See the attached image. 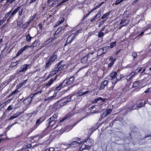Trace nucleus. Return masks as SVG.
I'll use <instances>...</instances> for the list:
<instances>
[{
  "label": "nucleus",
  "instance_id": "c9c22d12",
  "mask_svg": "<svg viewBox=\"0 0 151 151\" xmlns=\"http://www.w3.org/2000/svg\"><path fill=\"white\" fill-rule=\"evenodd\" d=\"M39 136L40 135L35 136L34 137L33 139L36 142H37L40 139H41L40 138Z\"/></svg>",
  "mask_w": 151,
  "mask_h": 151
},
{
  "label": "nucleus",
  "instance_id": "603ef678",
  "mask_svg": "<svg viewBox=\"0 0 151 151\" xmlns=\"http://www.w3.org/2000/svg\"><path fill=\"white\" fill-rule=\"evenodd\" d=\"M106 19L104 20L103 21L100 22L99 23V27L101 26L102 24H103L106 21Z\"/></svg>",
  "mask_w": 151,
  "mask_h": 151
},
{
  "label": "nucleus",
  "instance_id": "412c9836",
  "mask_svg": "<svg viewBox=\"0 0 151 151\" xmlns=\"http://www.w3.org/2000/svg\"><path fill=\"white\" fill-rule=\"evenodd\" d=\"M32 100V98L31 97H28L24 101V103L26 105H27L29 104Z\"/></svg>",
  "mask_w": 151,
  "mask_h": 151
},
{
  "label": "nucleus",
  "instance_id": "1a4fd4ad",
  "mask_svg": "<svg viewBox=\"0 0 151 151\" xmlns=\"http://www.w3.org/2000/svg\"><path fill=\"white\" fill-rule=\"evenodd\" d=\"M44 121V120L42 118H40L38 119L35 122V124L34 127L30 129L31 131H33L35 129H36L37 127Z\"/></svg>",
  "mask_w": 151,
  "mask_h": 151
},
{
  "label": "nucleus",
  "instance_id": "a878e982",
  "mask_svg": "<svg viewBox=\"0 0 151 151\" xmlns=\"http://www.w3.org/2000/svg\"><path fill=\"white\" fill-rule=\"evenodd\" d=\"M56 96V94L55 93H54L53 96H50L49 97H48L45 99L44 100V101H50L52 99L54 98Z\"/></svg>",
  "mask_w": 151,
  "mask_h": 151
},
{
  "label": "nucleus",
  "instance_id": "f03ea898",
  "mask_svg": "<svg viewBox=\"0 0 151 151\" xmlns=\"http://www.w3.org/2000/svg\"><path fill=\"white\" fill-rule=\"evenodd\" d=\"M106 100V99H103L101 97H98L96 99H95L93 101H92V102L93 103L98 104L99 105V107H98V105H93L92 106L89 108V109L90 110H91L93 108H96V109H99L98 110V112L101 111V109H103L102 108V105L104 104Z\"/></svg>",
  "mask_w": 151,
  "mask_h": 151
},
{
  "label": "nucleus",
  "instance_id": "79ce46f5",
  "mask_svg": "<svg viewBox=\"0 0 151 151\" xmlns=\"http://www.w3.org/2000/svg\"><path fill=\"white\" fill-rule=\"evenodd\" d=\"M8 26L7 25H3L2 27V29H5L6 28H7V29H5V31L6 32L8 31L9 30V28H8Z\"/></svg>",
  "mask_w": 151,
  "mask_h": 151
},
{
  "label": "nucleus",
  "instance_id": "7c9ffc66",
  "mask_svg": "<svg viewBox=\"0 0 151 151\" xmlns=\"http://www.w3.org/2000/svg\"><path fill=\"white\" fill-rule=\"evenodd\" d=\"M145 104V102H144V103L142 102H141L138 105H136V107L137 109H138L139 107L144 106Z\"/></svg>",
  "mask_w": 151,
  "mask_h": 151
},
{
  "label": "nucleus",
  "instance_id": "9d476101",
  "mask_svg": "<svg viewBox=\"0 0 151 151\" xmlns=\"http://www.w3.org/2000/svg\"><path fill=\"white\" fill-rule=\"evenodd\" d=\"M71 97L72 96H70L68 97H66L64 98L63 99L65 100V101L60 103V107H61L62 106L66 105L69 102H70L71 100Z\"/></svg>",
  "mask_w": 151,
  "mask_h": 151
},
{
  "label": "nucleus",
  "instance_id": "bf43d9fd",
  "mask_svg": "<svg viewBox=\"0 0 151 151\" xmlns=\"http://www.w3.org/2000/svg\"><path fill=\"white\" fill-rule=\"evenodd\" d=\"M19 91L17 89H16L14 91H13L11 93L12 95L14 94L19 92Z\"/></svg>",
  "mask_w": 151,
  "mask_h": 151
},
{
  "label": "nucleus",
  "instance_id": "6e6552de",
  "mask_svg": "<svg viewBox=\"0 0 151 151\" xmlns=\"http://www.w3.org/2000/svg\"><path fill=\"white\" fill-rule=\"evenodd\" d=\"M57 58V56L55 55H53L46 62L45 68H49L50 66L54 62Z\"/></svg>",
  "mask_w": 151,
  "mask_h": 151
},
{
  "label": "nucleus",
  "instance_id": "bb28decb",
  "mask_svg": "<svg viewBox=\"0 0 151 151\" xmlns=\"http://www.w3.org/2000/svg\"><path fill=\"white\" fill-rule=\"evenodd\" d=\"M88 93H90V91H86L84 92H81V91H80L78 92V94L79 96H82Z\"/></svg>",
  "mask_w": 151,
  "mask_h": 151
},
{
  "label": "nucleus",
  "instance_id": "5701e85b",
  "mask_svg": "<svg viewBox=\"0 0 151 151\" xmlns=\"http://www.w3.org/2000/svg\"><path fill=\"white\" fill-rule=\"evenodd\" d=\"M143 80H141L139 81H137L134 82L133 84V86L134 87H137L138 86L140 83L143 82Z\"/></svg>",
  "mask_w": 151,
  "mask_h": 151
},
{
  "label": "nucleus",
  "instance_id": "b1692460",
  "mask_svg": "<svg viewBox=\"0 0 151 151\" xmlns=\"http://www.w3.org/2000/svg\"><path fill=\"white\" fill-rule=\"evenodd\" d=\"M57 117L58 114L56 113L55 114H54L48 120L55 122L57 120Z\"/></svg>",
  "mask_w": 151,
  "mask_h": 151
},
{
  "label": "nucleus",
  "instance_id": "58836bf2",
  "mask_svg": "<svg viewBox=\"0 0 151 151\" xmlns=\"http://www.w3.org/2000/svg\"><path fill=\"white\" fill-rule=\"evenodd\" d=\"M30 23L28 22L25 23L22 25V28L25 29L27 27L29 24Z\"/></svg>",
  "mask_w": 151,
  "mask_h": 151
},
{
  "label": "nucleus",
  "instance_id": "4468645a",
  "mask_svg": "<svg viewBox=\"0 0 151 151\" xmlns=\"http://www.w3.org/2000/svg\"><path fill=\"white\" fill-rule=\"evenodd\" d=\"M50 132L48 127L44 129L42 132L41 134L40 135V138H42L43 137L48 134Z\"/></svg>",
  "mask_w": 151,
  "mask_h": 151
},
{
  "label": "nucleus",
  "instance_id": "f704fd0d",
  "mask_svg": "<svg viewBox=\"0 0 151 151\" xmlns=\"http://www.w3.org/2000/svg\"><path fill=\"white\" fill-rule=\"evenodd\" d=\"M110 15V12H106L103 15V16L101 17V18L102 19H104L105 18H106Z\"/></svg>",
  "mask_w": 151,
  "mask_h": 151
},
{
  "label": "nucleus",
  "instance_id": "393cba45",
  "mask_svg": "<svg viewBox=\"0 0 151 151\" xmlns=\"http://www.w3.org/2000/svg\"><path fill=\"white\" fill-rule=\"evenodd\" d=\"M37 112V111H34L28 114L27 115L29 117H30L32 116H35L36 115Z\"/></svg>",
  "mask_w": 151,
  "mask_h": 151
},
{
  "label": "nucleus",
  "instance_id": "8fccbe9b",
  "mask_svg": "<svg viewBox=\"0 0 151 151\" xmlns=\"http://www.w3.org/2000/svg\"><path fill=\"white\" fill-rule=\"evenodd\" d=\"M150 29L151 30V23L149 24L147 26L146 28H145V31L149 29Z\"/></svg>",
  "mask_w": 151,
  "mask_h": 151
},
{
  "label": "nucleus",
  "instance_id": "423d86ee",
  "mask_svg": "<svg viewBox=\"0 0 151 151\" xmlns=\"http://www.w3.org/2000/svg\"><path fill=\"white\" fill-rule=\"evenodd\" d=\"M117 74V73L116 71H113L109 75V76L110 78V79L111 80L112 83L114 84L113 87L121 79V78L118 79L116 78Z\"/></svg>",
  "mask_w": 151,
  "mask_h": 151
},
{
  "label": "nucleus",
  "instance_id": "4d7b16f0",
  "mask_svg": "<svg viewBox=\"0 0 151 151\" xmlns=\"http://www.w3.org/2000/svg\"><path fill=\"white\" fill-rule=\"evenodd\" d=\"M145 68H140L138 70V72H141V71H142V73L144 71H145Z\"/></svg>",
  "mask_w": 151,
  "mask_h": 151
},
{
  "label": "nucleus",
  "instance_id": "3c124183",
  "mask_svg": "<svg viewBox=\"0 0 151 151\" xmlns=\"http://www.w3.org/2000/svg\"><path fill=\"white\" fill-rule=\"evenodd\" d=\"M15 78V76H10V78H9V79H8V80L10 82L12 81L13 80H14Z\"/></svg>",
  "mask_w": 151,
  "mask_h": 151
},
{
  "label": "nucleus",
  "instance_id": "c756f323",
  "mask_svg": "<svg viewBox=\"0 0 151 151\" xmlns=\"http://www.w3.org/2000/svg\"><path fill=\"white\" fill-rule=\"evenodd\" d=\"M104 54V53L103 50L101 48L98 51L97 53V56H100Z\"/></svg>",
  "mask_w": 151,
  "mask_h": 151
},
{
  "label": "nucleus",
  "instance_id": "6e6d98bb",
  "mask_svg": "<svg viewBox=\"0 0 151 151\" xmlns=\"http://www.w3.org/2000/svg\"><path fill=\"white\" fill-rule=\"evenodd\" d=\"M75 125H74L73 126H70V125H68L67 126V127H68V128H69L68 129H67V130H66L68 132L69 131H70V130L73 128V127Z\"/></svg>",
  "mask_w": 151,
  "mask_h": 151
},
{
  "label": "nucleus",
  "instance_id": "052dcab7",
  "mask_svg": "<svg viewBox=\"0 0 151 151\" xmlns=\"http://www.w3.org/2000/svg\"><path fill=\"white\" fill-rule=\"evenodd\" d=\"M98 18L100 17L101 16V13L100 12H98L96 15Z\"/></svg>",
  "mask_w": 151,
  "mask_h": 151
},
{
  "label": "nucleus",
  "instance_id": "20e7f679",
  "mask_svg": "<svg viewBox=\"0 0 151 151\" xmlns=\"http://www.w3.org/2000/svg\"><path fill=\"white\" fill-rule=\"evenodd\" d=\"M20 9V7L18 6L12 12V10L8 12L5 15L3 19L4 21H5L7 19V22H10V20L13 19L14 16L19 10Z\"/></svg>",
  "mask_w": 151,
  "mask_h": 151
},
{
  "label": "nucleus",
  "instance_id": "5fc2aeb1",
  "mask_svg": "<svg viewBox=\"0 0 151 151\" xmlns=\"http://www.w3.org/2000/svg\"><path fill=\"white\" fill-rule=\"evenodd\" d=\"M14 108V106L13 105H9L7 108V109L8 111H10L12 109Z\"/></svg>",
  "mask_w": 151,
  "mask_h": 151
},
{
  "label": "nucleus",
  "instance_id": "49530a36",
  "mask_svg": "<svg viewBox=\"0 0 151 151\" xmlns=\"http://www.w3.org/2000/svg\"><path fill=\"white\" fill-rule=\"evenodd\" d=\"M95 130V129H94L93 128L90 129L88 130V133L90 134H91L92 133V132Z\"/></svg>",
  "mask_w": 151,
  "mask_h": 151
},
{
  "label": "nucleus",
  "instance_id": "37998d69",
  "mask_svg": "<svg viewBox=\"0 0 151 151\" xmlns=\"http://www.w3.org/2000/svg\"><path fill=\"white\" fill-rule=\"evenodd\" d=\"M104 35V33L101 31H100L98 33V37L99 38L103 37Z\"/></svg>",
  "mask_w": 151,
  "mask_h": 151
},
{
  "label": "nucleus",
  "instance_id": "f257e3e1",
  "mask_svg": "<svg viewBox=\"0 0 151 151\" xmlns=\"http://www.w3.org/2000/svg\"><path fill=\"white\" fill-rule=\"evenodd\" d=\"M93 139H87L85 140L84 142L83 141L79 142H76L73 141L71 142V143H68L66 146L67 147H65V145H63V146L62 145V147H63V149L65 150L67 149L68 148L73 149L74 148L77 150L78 148L82 149V150L87 149L89 150L93 144Z\"/></svg>",
  "mask_w": 151,
  "mask_h": 151
},
{
  "label": "nucleus",
  "instance_id": "0e129e2a",
  "mask_svg": "<svg viewBox=\"0 0 151 151\" xmlns=\"http://www.w3.org/2000/svg\"><path fill=\"white\" fill-rule=\"evenodd\" d=\"M14 1H13V0H6V4H7L8 3H11Z\"/></svg>",
  "mask_w": 151,
  "mask_h": 151
},
{
  "label": "nucleus",
  "instance_id": "864d4df0",
  "mask_svg": "<svg viewBox=\"0 0 151 151\" xmlns=\"http://www.w3.org/2000/svg\"><path fill=\"white\" fill-rule=\"evenodd\" d=\"M21 9V8L19 9V10L18 11L19 12H18V15H19L18 17H19L22 15V12L23 11V9Z\"/></svg>",
  "mask_w": 151,
  "mask_h": 151
},
{
  "label": "nucleus",
  "instance_id": "aec40b11",
  "mask_svg": "<svg viewBox=\"0 0 151 151\" xmlns=\"http://www.w3.org/2000/svg\"><path fill=\"white\" fill-rule=\"evenodd\" d=\"M108 83V81L107 80H104L103 81L100 87L99 88V89L100 90H102L103 89L105 86H106Z\"/></svg>",
  "mask_w": 151,
  "mask_h": 151
},
{
  "label": "nucleus",
  "instance_id": "ddd939ff",
  "mask_svg": "<svg viewBox=\"0 0 151 151\" xmlns=\"http://www.w3.org/2000/svg\"><path fill=\"white\" fill-rule=\"evenodd\" d=\"M112 109H107L105 110L101 115L102 118H104L107 115L110 114L112 112Z\"/></svg>",
  "mask_w": 151,
  "mask_h": 151
},
{
  "label": "nucleus",
  "instance_id": "e2e57ef3",
  "mask_svg": "<svg viewBox=\"0 0 151 151\" xmlns=\"http://www.w3.org/2000/svg\"><path fill=\"white\" fill-rule=\"evenodd\" d=\"M65 27H60V28H59L58 29V30L59 31V32L61 31L62 30H63L64 29H65Z\"/></svg>",
  "mask_w": 151,
  "mask_h": 151
},
{
  "label": "nucleus",
  "instance_id": "a211bd4d",
  "mask_svg": "<svg viewBox=\"0 0 151 151\" xmlns=\"http://www.w3.org/2000/svg\"><path fill=\"white\" fill-rule=\"evenodd\" d=\"M29 68V65L26 64L22 65L20 67V69L22 70V72H25Z\"/></svg>",
  "mask_w": 151,
  "mask_h": 151
},
{
  "label": "nucleus",
  "instance_id": "c03bdc74",
  "mask_svg": "<svg viewBox=\"0 0 151 151\" xmlns=\"http://www.w3.org/2000/svg\"><path fill=\"white\" fill-rule=\"evenodd\" d=\"M17 65V64H16L15 62H13L10 65L9 67L10 68H12Z\"/></svg>",
  "mask_w": 151,
  "mask_h": 151
},
{
  "label": "nucleus",
  "instance_id": "7ed1b4c3",
  "mask_svg": "<svg viewBox=\"0 0 151 151\" xmlns=\"http://www.w3.org/2000/svg\"><path fill=\"white\" fill-rule=\"evenodd\" d=\"M77 26L76 27L73 29L72 30H71L70 32L72 34L68 37V39L64 45L65 46L67 45V44L71 42L75 38L76 36L79 33L81 32L82 31L81 29L76 30L77 29Z\"/></svg>",
  "mask_w": 151,
  "mask_h": 151
},
{
  "label": "nucleus",
  "instance_id": "cd10ccee",
  "mask_svg": "<svg viewBox=\"0 0 151 151\" xmlns=\"http://www.w3.org/2000/svg\"><path fill=\"white\" fill-rule=\"evenodd\" d=\"M69 0H63L61 2H60L56 6V8L58 9L59 8V7L61 6L63 4L67 2Z\"/></svg>",
  "mask_w": 151,
  "mask_h": 151
},
{
  "label": "nucleus",
  "instance_id": "13d9d810",
  "mask_svg": "<svg viewBox=\"0 0 151 151\" xmlns=\"http://www.w3.org/2000/svg\"><path fill=\"white\" fill-rule=\"evenodd\" d=\"M17 122H15L14 123H13V124H12L10 126H9L8 127L6 128V129H8V130H9L10 129L12 126H13L15 124H17Z\"/></svg>",
  "mask_w": 151,
  "mask_h": 151
},
{
  "label": "nucleus",
  "instance_id": "4be33fe9",
  "mask_svg": "<svg viewBox=\"0 0 151 151\" xmlns=\"http://www.w3.org/2000/svg\"><path fill=\"white\" fill-rule=\"evenodd\" d=\"M55 122L54 121L47 120L46 121L47 125H48L49 126H51L52 127H53L54 124H55Z\"/></svg>",
  "mask_w": 151,
  "mask_h": 151
},
{
  "label": "nucleus",
  "instance_id": "774afa93",
  "mask_svg": "<svg viewBox=\"0 0 151 151\" xmlns=\"http://www.w3.org/2000/svg\"><path fill=\"white\" fill-rule=\"evenodd\" d=\"M38 26L39 28V29L41 30L43 27V26H42V24L41 23H40L38 25Z\"/></svg>",
  "mask_w": 151,
  "mask_h": 151
},
{
  "label": "nucleus",
  "instance_id": "de8ad7c7",
  "mask_svg": "<svg viewBox=\"0 0 151 151\" xmlns=\"http://www.w3.org/2000/svg\"><path fill=\"white\" fill-rule=\"evenodd\" d=\"M132 55L134 59L135 58L137 57V53L135 52H133L132 53Z\"/></svg>",
  "mask_w": 151,
  "mask_h": 151
},
{
  "label": "nucleus",
  "instance_id": "a19ab883",
  "mask_svg": "<svg viewBox=\"0 0 151 151\" xmlns=\"http://www.w3.org/2000/svg\"><path fill=\"white\" fill-rule=\"evenodd\" d=\"M116 45V42H111L110 44V47L111 48H113Z\"/></svg>",
  "mask_w": 151,
  "mask_h": 151
},
{
  "label": "nucleus",
  "instance_id": "473e14b6",
  "mask_svg": "<svg viewBox=\"0 0 151 151\" xmlns=\"http://www.w3.org/2000/svg\"><path fill=\"white\" fill-rule=\"evenodd\" d=\"M26 40L28 42H30L32 37L30 36V35L29 34H28L27 35H26Z\"/></svg>",
  "mask_w": 151,
  "mask_h": 151
},
{
  "label": "nucleus",
  "instance_id": "69168bd1",
  "mask_svg": "<svg viewBox=\"0 0 151 151\" xmlns=\"http://www.w3.org/2000/svg\"><path fill=\"white\" fill-rule=\"evenodd\" d=\"M55 1L54 2H52V3H50V4H49V6L50 7H52L54 5H55Z\"/></svg>",
  "mask_w": 151,
  "mask_h": 151
},
{
  "label": "nucleus",
  "instance_id": "9b49d317",
  "mask_svg": "<svg viewBox=\"0 0 151 151\" xmlns=\"http://www.w3.org/2000/svg\"><path fill=\"white\" fill-rule=\"evenodd\" d=\"M126 112L127 113L130 112L136 109L137 108L136 107V104H133L132 106H127L125 107Z\"/></svg>",
  "mask_w": 151,
  "mask_h": 151
},
{
  "label": "nucleus",
  "instance_id": "6ab92c4d",
  "mask_svg": "<svg viewBox=\"0 0 151 151\" xmlns=\"http://www.w3.org/2000/svg\"><path fill=\"white\" fill-rule=\"evenodd\" d=\"M74 113L73 111L69 112L68 114L66 115L64 117L63 119H62L60 120V122H63L64 120L66 119H69L71 117L74 115Z\"/></svg>",
  "mask_w": 151,
  "mask_h": 151
},
{
  "label": "nucleus",
  "instance_id": "09e8293b",
  "mask_svg": "<svg viewBox=\"0 0 151 151\" xmlns=\"http://www.w3.org/2000/svg\"><path fill=\"white\" fill-rule=\"evenodd\" d=\"M10 82L8 80H6L3 83V84L4 85V86H5L7 84H8Z\"/></svg>",
  "mask_w": 151,
  "mask_h": 151
},
{
  "label": "nucleus",
  "instance_id": "c85d7f7f",
  "mask_svg": "<svg viewBox=\"0 0 151 151\" xmlns=\"http://www.w3.org/2000/svg\"><path fill=\"white\" fill-rule=\"evenodd\" d=\"M64 18L63 17H60V19L59 21L56 23V26H57L60 24L62 23L63 21H64Z\"/></svg>",
  "mask_w": 151,
  "mask_h": 151
},
{
  "label": "nucleus",
  "instance_id": "680f3d73",
  "mask_svg": "<svg viewBox=\"0 0 151 151\" xmlns=\"http://www.w3.org/2000/svg\"><path fill=\"white\" fill-rule=\"evenodd\" d=\"M23 22L22 21H19L17 22V24L18 25L20 26L22 24Z\"/></svg>",
  "mask_w": 151,
  "mask_h": 151
},
{
  "label": "nucleus",
  "instance_id": "338daca9",
  "mask_svg": "<svg viewBox=\"0 0 151 151\" xmlns=\"http://www.w3.org/2000/svg\"><path fill=\"white\" fill-rule=\"evenodd\" d=\"M97 19H98V18L96 16H95L91 20V21L92 22L96 20Z\"/></svg>",
  "mask_w": 151,
  "mask_h": 151
},
{
  "label": "nucleus",
  "instance_id": "dca6fc26",
  "mask_svg": "<svg viewBox=\"0 0 151 151\" xmlns=\"http://www.w3.org/2000/svg\"><path fill=\"white\" fill-rule=\"evenodd\" d=\"M93 53V52L90 53L85 56L83 57L81 59V62L83 63H86L87 61L88 58V57L90 55H92Z\"/></svg>",
  "mask_w": 151,
  "mask_h": 151
},
{
  "label": "nucleus",
  "instance_id": "e433bc0d",
  "mask_svg": "<svg viewBox=\"0 0 151 151\" xmlns=\"http://www.w3.org/2000/svg\"><path fill=\"white\" fill-rule=\"evenodd\" d=\"M116 59H114V60L111 61L110 62L109 64L108 67L109 68L111 67L114 64L115 61H116Z\"/></svg>",
  "mask_w": 151,
  "mask_h": 151
},
{
  "label": "nucleus",
  "instance_id": "4c0bfd02",
  "mask_svg": "<svg viewBox=\"0 0 151 151\" xmlns=\"http://www.w3.org/2000/svg\"><path fill=\"white\" fill-rule=\"evenodd\" d=\"M53 39H54V38L52 39L50 38V39H48L47 40H46V41H45L44 43L45 45H43V46H44L45 45H46L49 43L50 42H51L52 41V40Z\"/></svg>",
  "mask_w": 151,
  "mask_h": 151
},
{
  "label": "nucleus",
  "instance_id": "ea45409f",
  "mask_svg": "<svg viewBox=\"0 0 151 151\" xmlns=\"http://www.w3.org/2000/svg\"><path fill=\"white\" fill-rule=\"evenodd\" d=\"M65 81H63V82H62V83H60L59 84V86H57L56 87V89L57 90H60V89L61 88L62 86H63V84L64 82Z\"/></svg>",
  "mask_w": 151,
  "mask_h": 151
},
{
  "label": "nucleus",
  "instance_id": "2f4dec72",
  "mask_svg": "<svg viewBox=\"0 0 151 151\" xmlns=\"http://www.w3.org/2000/svg\"><path fill=\"white\" fill-rule=\"evenodd\" d=\"M109 48V46L104 47L101 48L103 50L104 53L106 52L107 51H108Z\"/></svg>",
  "mask_w": 151,
  "mask_h": 151
},
{
  "label": "nucleus",
  "instance_id": "a18cd8bd",
  "mask_svg": "<svg viewBox=\"0 0 151 151\" xmlns=\"http://www.w3.org/2000/svg\"><path fill=\"white\" fill-rule=\"evenodd\" d=\"M124 0H116V1L115 4L117 5L120 3L122 2Z\"/></svg>",
  "mask_w": 151,
  "mask_h": 151
},
{
  "label": "nucleus",
  "instance_id": "39448f33",
  "mask_svg": "<svg viewBox=\"0 0 151 151\" xmlns=\"http://www.w3.org/2000/svg\"><path fill=\"white\" fill-rule=\"evenodd\" d=\"M63 61H60L58 64L55 65V68L53 70L52 72L49 74L47 77V78H50L55 75L58 71L60 70L63 69L65 66L64 65H61V63Z\"/></svg>",
  "mask_w": 151,
  "mask_h": 151
},
{
  "label": "nucleus",
  "instance_id": "72a5a7b5",
  "mask_svg": "<svg viewBox=\"0 0 151 151\" xmlns=\"http://www.w3.org/2000/svg\"><path fill=\"white\" fill-rule=\"evenodd\" d=\"M19 115V114L16 113L14 114L13 115L11 116L10 117L9 119L10 120H12L15 118H16L17 117V116H18Z\"/></svg>",
  "mask_w": 151,
  "mask_h": 151
},
{
  "label": "nucleus",
  "instance_id": "f3484780",
  "mask_svg": "<svg viewBox=\"0 0 151 151\" xmlns=\"http://www.w3.org/2000/svg\"><path fill=\"white\" fill-rule=\"evenodd\" d=\"M57 78V76L55 77L54 78H51L49 81L48 83L45 86L46 87H49L52 83L53 82L55 81Z\"/></svg>",
  "mask_w": 151,
  "mask_h": 151
},
{
  "label": "nucleus",
  "instance_id": "2eb2a0df",
  "mask_svg": "<svg viewBox=\"0 0 151 151\" xmlns=\"http://www.w3.org/2000/svg\"><path fill=\"white\" fill-rule=\"evenodd\" d=\"M75 78L74 76H72L70 77L67 80V81L65 83L66 85L64 84V86H65L66 85H70L72 84L74 81Z\"/></svg>",
  "mask_w": 151,
  "mask_h": 151
},
{
  "label": "nucleus",
  "instance_id": "0eeeda50",
  "mask_svg": "<svg viewBox=\"0 0 151 151\" xmlns=\"http://www.w3.org/2000/svg\"><path fill=\"white\" fill-rule=\"evenodd\" d=\"M38 43V42L37 41H34L32 45H31L29 46V45H26L24 46L21 49H20L19 51L18 52L16 56H19L24 51L26 50L28 48L30 47H35L37 46V45Z\"/></svg>",
  "mask_w": 151,
  "mask_h": 151
},
{
  "label": "nucleus",
  "instance_id": "f8f14e48",
  "mask_svg": "<svg viewBox=\"0 0 151 151\" xmlns=\"http://www.w3.org/2000/svg\"><path fill=\"white\" fill-rule=\"evenodd\" d=\"M129 19H128L127 17L126 18H124L121 21L120 24L126 26L129 24Z\"/></svg>",
  "mask_w": 151,
  "mask_h": 151
}]
</instances>
